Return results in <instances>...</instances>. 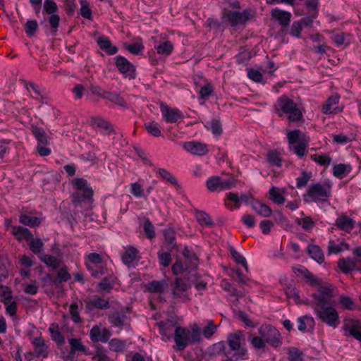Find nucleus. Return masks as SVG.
Here are the masks:
<instances>
[{
  "instance_id": "obj_1",
  "label": "nucleus",
  "mask_w": 361,
  "mask_h": 361,
  "mask_svg": "<svg viewBox=\"0 0 361 361\" xmlns=\"http://www.w3.org/2000/svg\"><path fill=\"white\" fill-rule=\"evenodd\" d=\"M335 296V287L332 284L322 285L312 294V305L317 318L333 328L340 324L338 313L334 307Z\"/></svg>"
},
{
  "instance_id": "obj_2",
  "label": "nucleus",
  "mask_w": 361,
  "mask_h": 361,
  "mask_svg": "<svg viewBox=\"0 0 361 361\" xmlns=\"http://www.w3.org/2000/svg\"><path fill=\"white\" fill-rule=\"evenodd\" d=\"M174 341L178 351L185 350L188 345L201 340L200 329L193 328L189 330L180 326H177L174 330Z\"/></svg>"
},
{
  "instance_id": "obj_3",
  "label": "nucleus",
  "mask_w": 361,
  "mask_h": 361,
  "mask_svg": "<svg viewBox=\"0 0 361 361\" xmlns=\"http://www.w3.org/2000/svg\"><path fill=\"white\" fill-rule=\"evenodd\" d=\"M275 108L279 116H282V114L287 115L290 122L298 121L302 117V111L296 103L286 95H283L277 99Z\"/></svg>"
},
{
  "instance_id": "obj_4",
  "label": "nucleus",
  "mask_w": 361,
  "mask_h": 361,
  "mask_svg": "<svg viewBox=\"0 0 361 361\" xmlns=\"http://www.w3.org/2000/svg\"><path fill=\"white\" fill-rule=\"evenodd\" d=\"M331 196V186L328 183H316L309 186L304 195V200L307 202H315L323 203L328 202Z\"/></svg>"
},
{
  "instance_id": "obj_5",
  "label": "nucleus",
  "mask_w": 361,
  "mask_h": 361,
  "mask_svg": "<svg viewBox=\"0 0 361 361\" xmlns=\"http://www.w3.org/2000/svg\"><path fill=\"white\" fill-rule=\"evenodd\" d=\"M245 341V334L242 331L238 330L233 333H231L227 336V343L228 345L231 353L233 351V355L244 357L247 350L243 343Z\"/></svg>"
},
{
  "instance_id": "obj_6",
  "label": "nucleus",
  "mask_w": 361,
  "mask_h": 361,
  "mask_svg": "<svg viewBox=\"0 0 361 361\" xmlns=\"http://www.w3.org/2000/svg\"><path fill=\"white\" fill-rule=\"evenodd\" d=\"M259 334L264 339L266 343L274 348L282 345V337L280 332L272 325L263 324L258 329Z\"/></svg>"
},
{
  "instance_id": "obj_7",
  "label": "nucleus",
  "mask_w": 361,
  "mask_h": 361,
  "mask_svg": "<svg viewBox=\"0 0 361 361\" xmlns=\"http://www.w3.org/2000/svg\"><path fill=\"white\" fill-rule=\"evenodd\" d=\"M58 6L54 0H44L43 3V14L49 15V23L51 27V33L55 35L60 24V16L57 14Z\"/></svg>"
},
{
  "instance_id": "obj_8",
  "label": "nucleus",
  "mask_w": 361,
  "mask_h": 361,
  "mask_svg": "<svg viewBox=\"0 0 361 361\" xmlns=\"http://www.w3.org/2000/svg\"><path fill=\"white\" fill-rule=\"evenodd\" d=\"M235 181L232 178L223 179L219 176H212L207 180V187L211 192L225 190L235 185Z\"/></svg>"
},
{
  "instance_id": "obj_9",
  "label": "nucleus",
  "mask_w": 361,
  "mask_h": 361,
  "mask_svg": "<svg viewBox=\"0 0 361 361\" xmlns=\"http://www.w3.org/2000/svg\"><path fill=\"white\" fill-rule=\"evenodd\" d=\"M115 64L116 68L123 74L125 77L129 79H134L136 77L135 66L128 59L122 56H117L115 58Z\"/></svg>"
},
{
  "instance_id": "obj_10",
  "label": "nucleus",
  "mask_w": 361,
  "mask_h": 361,
  "mask_svg": "<svg viewBox=\"0 0 361 361\" xmlns=\"http://www.w3.org/2000/svg\"><path fill=\"white\" fill-rule=\"evenodd\" d=\"M160 109L163 118L166 123H176L183 117L182 112L179 109L171 108L166 104L161 103Z\"/></svg>"
},
{
  "instance_id": "obj_11",
  "label": "nucleus",
  "mask_w": 361,
  "mask_h": 361,
  "mask_svg": "<svg viewBox=\"0 0 361 361\" xmlns=\"http://www.w3.org/2000/svg\"><path fill=\"white\" fill-rule=\"evenodd\" d=\"M111 336V332L106 328L95 325L90 331V337L94 343H106Z\"/></svg>"
},
{
  "instance_id": "obj_12",
  "label": "nucleus",
  "mask_w": 361,
  "mask_h": 361,
  "mask_svg": "<svg viewBox=\"0 0 361 361\" xmlns=\"http://www.w3.org/2000/svg\"><path fill=\"white\" fill-rule=\"evenodd\" d=\"M127 310L123 308L118 309L108 314V320L113 326L122 328L127 322Z\"/></svg>"
},
{
  "instance_id": "obj_13",
  "label": "nucleus",
  "mask_w": 361,
  "mask_h": 361,
  "mask_svg": "<svg viewBox=\"0 0 361 361\" xmlns=\"http://www.w3.org/2000/svg\"><path fill=\"white\" fill-rule=\"evenodd\" d=\"M175 286L172 290V294L176 299H179L182 302H186L189 300L187 290L189 286L180 278H176L174 283Z\"/></svg>"
},
{
  "instance_id": "obj_14",
  "label": "nucleus",
  "mask_w": 361,
  "mask_h": 361,
  "mask_svg": "<svg viewBox=\"0 0 361 361\" xmlns=\"http://www.w3.org/2000/svg\"><path fill=\"white\" fill-rule=\"evenodd\" d=\"M225 16L231 25L234 27L246 22L249 18L250 13L247 10L243 12L227 11L225 12Z\"/></svg>"
},
{
  "instance_id": "obj_15",
  "label": "nucleus",
  "mask_w": 361,
  "mask_h": 361,
  "mask_svg": "<svg viewBox=\"0 0 361 361\" xmlns=\"http://www.w3.org/2000/svg\"><path fill=\"white\" fill-rule=\"evenodd\" d=\"M32 344L36 357L46 358L48 357L49 353V346L41 336L35 338L32 341Z\"/></svg>"
},
{
  "instance_id": "obj_16",
  "label": "nucleus",
  "mask_w": 361,
  "mask_h": 361,
  "mask_svg": "<svg viewBox=\"0 0 361 361\" xmlns=\"http://www.w3.org/2000/svg\"><path fill=\"white\" fill-rule=\"evenodd\" d=\"M183 148L187 152L197 156H204L208 152L207 145L200 142H186L183 144Z\"/></svg>"
},
{
  "instance_id": "obj_17",
  "label": "nucleus",
  "mask_w": 361,
  "mask_h": 361,
  "mask_svg": "<svg viewBox=\"0 0 361 361\" xmlns=\"http://www.w3.org/2000/svg\"><path fill=\"white\" fill-rule=\"evenodd\" d=\"M221 287L226 291L229 292L230 300L233 305H236L238 304L239 298L244 296L242 291L238 290L229 281L226 279H223L221 281Z\"/></svg>"
},
{
  "instance_id": "obj_18",
  "label": "nucleus",
  "mask_w": 361,
  "mask_h": 361,
  "mask_svg": "<svg viewBox=\"0 0 361 361\" xmlns=\"http://www.w3.org/2000/svg\"><path fill=\"white\" fill-rule=\"evenodd\" d=\"M86 309L92 311L94 308L99 310H107L110 307L109 300L98 295H94L86 302Z\"/></svg>"
},
{
  "instance_id": "obj_19",
  "label": "nucleus",
  "mask_w": 361,
  "mask_h": 361,
  "mask_svg": "<svg viewBox=\"0 0 361 361\" xmlns=\"http://www.w3.org/2000/svg\"><path fill=\"white\" fill-rule=\"evenodd\" d=\"M177 326L179 325L176 322L170 320L161 322L159 324L160 334L164 341H169L173 335L174 336V330Z\"/></svg>"
},
{
  "instance_id": "obj_20",
  "label": "nucleus",
  "mask_w": 361,
  "mask_h": 361,
  "mask_svg": "<svg viewBox=\"0 0 361 361\" xmlns=\"http://www.w3.org/2000/svg\"><path fill=\"white\" fill-rule=\"evenodd\" d=\"M271 16L276 20L282 27H286L290 24L291 13L276 8L271 10Z\"/></svg>"
},
{
  "instance_id": "obj_21",
  "label": "nucleus",
  "mask_w": 361,
  "mask_h": 361,
  "mask_svg": "<svg viewBox=\"0 0 361 361\" xmlns=\"http://www.w3.org/2000/svg\"><path fill=\"white\" fill-rule=\"evenodd\" d=\"M169 284L166 280L152 281L147 285V290L151 293L159 294V295L167 292Z\"/></svg>"
},
{
  "instance_id": "obj_22",
  "label": "nucleus",
  "mask_w": 361,
  "mask_h": 361,
  "mask_svg": "<svg viewBox=\"0 0 361 361\" xmlns=\"http://www.w3.org/2000/svg\"><path fill=\"white\" fill-rule=\"evenodd\" d=\"M343 329L356 340L361 341V324L357 320H349L344 324Z\"/></svg>"
},
{
  "instance_id": "obj_23",
  "label": "nucleus",
  "mask_w": 361,
  "mask_h": 361,
  "mask_svg": "<svg viewBox=\"0 0 361 361\" xmlns=\"http://www.w3.org/2000/svg\"><path fill=\"white\" fill-rule=\"evenodd\" d=\"M97 42L99 48L109 55H114L118 52V48L111 44L107 37L101 36L97 39Z\"/></svg>"
},
{
  "instance_id": "obj_24",
  "label": "nucleus",
  "mask_w": 361,
  "mask_h": 361,
  "mask_svg": "<svg viewBox=\"0 0 361 361\" xmlns=\"http://www.w3.org/2000/svg\"><path fill=\"white\" fill-rule=\"evenodd\" d=\"M11 233L19 241L22 240H30L33 237L31 231L27 228L20 226H11Z\"/></svg>"
},
{
  "instance_id": "obj_25",
  "label": "nucleus",
  "mask_w": 361,
  "mask_h": 361,
  "mask_svg": "<svg viewBox=\"0 0 361 361\" xmlns=\"http://www.w3.org/2000/svg\"><path fill=\"white\" fill-rule=\"evenodd\" d=\"M281 284L283 286L286 296L289 298H293L296 303H300V299L298 295V291L295 287L293 282L286 279L284 281H281Z\"/></svg>"
},
{
  "instance_id": "obj_26",
  "label": "nucleus",
  "mask_w": 361,
  "mask_h": 361,
  "mask_svg": "<svg viewBox=\"0 0 361 361\" xmlns=\"http://www.w3.org/2000/svg\"><path fill=\"white\" fill-rule=\"evenodd\" d=\"M138 252V250L133 246L130 245L126 247L125 252L121 256L123 262L128 267L132 266L133 262L137 258Z\"/></svg>"
},
{
  "instance_id": "obj_27",
  "label": "nucleus",
  "mask_w": 361,
  "mask_h": 361,
  "mask_svg": "<svg viewBox=\"0 0 361 361\" xmlns=\"http://www.w3.org/2000/svg\"><path fill=\"white\" fill-rule=\"evenodd\" d=\"M339 102V97L334 95L330 97L322 106V112L325 114H338L340 111L336 106Z\"/></svg>"
},
{
  "instance_id": "obj_28",
  "label": "nucleus",
  "mask_w": 361,
  "mask_h": 361,
  "mask_svg": "<svg viewBox=\"0 0 361 361\" xmlns=\"http://www.w3.org/2000/svg\"><path fill=\"white\" fill-rule=\"evenodd\" d=\"M251 207L254 211L263 217H269L272 214L271 209L260 201L252 200Z\"/></svg>"
},
{
  "instance_id": "obj_29",
  "label": "nucleus",
  "mask_w": 361,
  "mask_h": 361,
  "mask_svg": "<svg viewBox=\"0 0 361 361\" xmlns=\"http://www.w3.org/2000/svg\"><path fill=\"white\" fill-rule=\"evenodd\" d=\"M336 226L346 232L352 231L355 226V221L345 215H341L336 221Z\"/></svg>"
},
{
  "instance_id": "obj_30",
  "label": "nucleus",
  "mask_w": 361,
  "mask_h": 361,
  "mask_svg": "<svg viewBox=\"0 0 361 361\" xmlns=\"http://www.w3.org/2000/svg\"><path fill=\"white\" fill-rule=\"evenodd\" d=\"M93 192L92 189H87L86 191L77 190L73 195V204L77 205L85 200H92Z\"/></svg>"
},
{
  "instance_id": "obj_31",
  "label": "nucleus",
  "mask_w": 361,
  "mask_h": 361,
  "mask_svg": "<svg viewBox=\"0 0 361 361\" xmlns=\"http://www.w3.org/2000/svg\"><path fill=\"white\" fill-rule=\"evenodd\" d=\"M309 255L318 263L322 264L324 262V255L318 245H309L307 248Z\"/></svg>"
},
{
  "instance_id": "obj_32",
  "label": "nucleus",
  "mask_w": 361,
  "mask_h": 361,
  "mask_svg": "<svg viewBox=\"0 0 361 361\" xmlns=\"http://www.w3.org/2000/svg\"><path fill=\"white\" fill-rule=\"evenodd\" d=\"M297 322L298 323V329L299 331L302 332L307 331V328L313 329V327L314 326V320L313 317L307 315L299 317Z\"/></svg>"
},
{
  "instance_id": "obj_33",
  "label": "nucleus",
  "mask_w": 361,
  "mask_h": 361,
  "mask_svg": "<svg viewBox=\"0 0 361 361\" xmlns=\"http://www.w3.org/2000/svg\"><path fill=\"white\" fill-rule=\"evenodd\" d=\"M31 131L38 142L37 145H47L48 136L42 128L32 126Z\"/></svg>"
},
{
  "instance_id": "obj_34",
  "label": "nucleus",
  "mask_w": 361,
  "mask_h": 361,
  "mask_svg": "<svg viewBox=\"0 0 361 361\" xmlns=\"http://www.w3.org/2000/svg\"><path fill=\"white\" fill-rule=\"evenodd\" d=\"M102 97L122 107H126V100L119 94L110 92H104Z\"/></svg>"
},
{
  "instance_id": "obj_35",
  "label": "nucleus",
  "mask_w": 361,
  "mask_h": 361,
  "mask_svg": "<svg viewBox=\"0 0 361 361\" xmlns=\"http://www.w3.org/2000/svg\"><path fill=\"white\" fill-rule=\"evenodd\" d=\"M352 170L350 164H339L333 168V174L335 177L340 179L343 178L346 174L349 173Z\"/></svg>"
},
{
  "instance_id": "obj_36",
  "label": "nucleus",
  "mask_w": 361,
  "mask_h": 361,
  "mask_svg": "<svg viewBox=\"0 0 361 361\" xmlns=\"http://www.w3.org/2000/svg\"><path fill=\"white\" fill-rule=\"evenodd\" d=\"M195 218L202 226H211L214 225V221L210 216L203 211H196Z\"/></svg>"
},
{
  "instance_id": "obj_37",
  "label": "nucleus",
  "mask_w": 361,
  "mask_h": 361,
  "mask_svg": "<svg viewBox=\"0 0 361 361\" xmlns=\"http://www.w3.org/2000/svg\"><path fill=\"white\" fill-rule=\"evenodd\" d=\"M19 222L25 226H28L32 228L37 227L41 224V221L39 218L30 216L27 214L20 215Z\"/></svg>"
},
{
  "instance_id": "obj_38",
  "label": "nucleus",
  "mask_w": 361,
  "mask_h": 361,
  "mask_svg": "<svg viewBox=\"0 0 361 361\" xmlns=\"http://www.w3.org/2000/svg\"><path fill=\"white\" fill-rule=\"evenodd\" d=\"M353 264L351 257L342 258L338 261V267L344 274L355 270Z\"/></svg>"
},
{
  "instance_id": "obj_39",
  "label": "nucleus",
  "mask_w": 361,
  "mask_h": 361,
  "mask_svg": "<svg viewBox=\"0 0 361 361\" xmlns=\"http://www.w3.org/2000/svg\"><path fill=\"white\" fill-rule=\"evenodd\" d=\"M301 274L303 275L304 278L306 279L307 282L312 286H318L317 288L322 286L318 279L311 272H310L307 269L302 267L301 269L299 270ZM326 284H329L326 283ZM322 285H325V283H322Z\"/></svg>"
},
{
  "instance_id": "obj_40",
  "label": "nucleus",
  "mask_w": 361,
  "mask_h": 361,
  "mask_svg": "<svg viewBox=\"0 0 361 361\" xmlns=\"http://www.w3.org/2000/svg\"><path fill=\"white\" fill-rule=\"evenodd\" d=\"M49 330L50 331L51 338L56 342L58 345H62L65 343V338L60 332L57 324H52Z\"/></svg>"
},
{
  "instance_id": "obj_41",
  "label": "nucleus",
  "mask_w": 361,
  "mask_h": 361,
  "mask_svg": "<svg viewBox=\"0 0 361 361\" xmlns=\"http://www.w3.org/2000/svg\"><path fill=\"white\" fill-rule=\"evenodd\" d=\"M109 349L114 352L123 353L126 349V342L118 338H113L109 343Z\"/></svg>"
},
{
  "instance_id": "obj_42",
  "label": "nucleus",
  "mask_w": 361,
  "mask_h": 361,
  "mask_svg": "<svg viewBox=\"0 0 361 361\" xmlns=\"http://www.w3.org/2000/svg\"><path fill=\"white\" fill-rule=\"evenodd\" d=\"M159 54L169 56L173 49V45L170 41H164L155 47Z\"/></svg>"
},
{
  "instance_id": "obj_43",
  "label": "nucleus",
  "mask_w": 361,
  "mask_h": 361,
  "mask_svg": "<svg viewBox=\"0 0 361 361\" xmlns=\"http://www.w3.org/2000/svg\"><path fill=\"white\" fill-rule=\"evenodd\" d=\"M92 122L97 127L105 130L107 134H111L114 132L113 126L108 121H106L102 118H95L92 120Z\"/></svg>"
},
{
  "instance_id": "obj_44",
  "label": "nucleus",
  "mask_w": 361,
  "mask_h": 361,
  "mask_svg": "<svg viewBox=\"0 0 361 361\" xmlns=\"http://www.w3.org/2000/svg\"><path fill=\"white\" fill-rule=\"evenodd\" d=\"M311 159L320 166L328 167L331 163V158L325 154H313L311 156Z\"/></svg>"
},
{
  "instance_id": "obj_45",
  "label": "nucleus",
  "mask_w": 361,
  "mask_h": 361,
  "mask_svg": "<svg viewBox=\"0 0 361 361\" xmlns=\"http://www.w3.org/2000/svg\"><path fill=\"white\" fill-rule=\"evenodd\" d=\"M295 223L300 226L306 231H310L314 226V222L310 216L297 218Z\"/></svg>"
},
{
  "instance_id": "obj_46",
  "label": "nucleus",
  "mask_w": 361,
  "mask_h": 361,
  "mask_svg": "<svg viewBox=\"0 0 361 361\" xmlns=\"http://www.w3.org/2000/svg\"><path fill=\"white\" fill-rule=\"evenodd\" d=\"M269 194L270 200H271L274 203L282 204L285 202V197L281 193H280L278 188L273 186L269 190Z\"/></svg>"
},
{
  "instance_id": "obj_47",
  "label": "nucleus",
  "mask_w": 361,
  "mask_h": 361,
  "mask_svg": "<svg viewBox=\"0 0 361 361\" xmlns=\"http://www.w3.org/2000/svg\"><path fill=\"white\" fill-rule=\"evenodd\" d=\"M71 274L68 273L66 267H61L57 272L56 276L53 279L54 283L66 282L71 279Z\"/></svg>"
},
{
  "instance_id": "obj_48",
  "label": "nucleus",
  "mask_w": 361,
  "mask_h": 361,
  "mask_svg": "<svg viewBox=\"0 0 361 361\" xmlns=\"http://www.w3.org/2000/svg\"><path fill=\"white\" fill-rule=\"evenodd\" d=\"M41 260L49 267H51L54 270L59 268V260L53 255H43L41 256Z\"/></svg>"
},
{
  "instance_id": "obj_49",
  "label": "nucleus",
  "mask_w": 361,
  "mask_h": 361,
  "mask_svg": "<svg viewBox=\"0 0 361 361\" xmlns=\"http://www.w3.org/2000/svg\"><path fill=\"white\" fill-rule=\"evenodd\" d=\"M145 127L147 132L152 135L154 137H160L161 135V131L157 123L154 121L145 123Z\"/></svg>"
},
{
  "instance_id": "obj_50",
  "label": "nucleus",
  "mask_w": 361,
  "mask_h": 361,
  "mask_svg": "<svg viewBox=\"0 0 361 361\" xmlns=\"http://www.w3.org/2000/svg\"><path fill=\"white\" fill-rule=\"evenodd\" d=\"M289 361H302L303 353L298 348L290 347L288 348Z\"/></svg>"
},
{
  "instance_id": "obj_51",
  "label": "nucleus",
  "mask_w": 361,
  "mask_h": 361,
  "mask_svg": "<svg viewBox=\"0 0 361 361\" xmlns=\"http://www.w3.org/2000/svg\"><path fill=\"white\" fill-rule=\"evenodd\" d=\"M126 49L131 54L137 55L144 49V46L141 39L126 46Z\"/></svg>"
},
{
  "instance_id": "obj_52",
  "label": "nucleus",
  "mask_w": 361,
  "mask_h": 361,
  "mask_svg": "<svg viewBox=\"0 0 361 361\" xmlns=\"http://www.w3.org/2000/svg\"><path fill=\"white\" fill-rule=\"evenodd\" d=\"M158 173L163 178V180L170 183L171 185H176L178 184L176 179L167 170L164 169H159Z\"/></svg>"
},
{
  "instance_id": "obj_53",
  "label": "nucleus",
  "mask_w": 361,
  "mask_h": 361,
  "mask_svg": "<svg viewBox=\"0 0 361 361\" xmlns=\"http://www.w3.org/2000/svg\"><path fill=\"white\" fill-rule=\"evenodd\" d=\"M164 235L165 242L169 245L171 248L174 247L176 246L175 243V231L173 228H167L164 230Z\"/></svg>"
},
{
  "instance_id": "obj_54",
  "label": "nucleus",
  "mask_w": 361,
  "mask_h": 361,
  "mask_svg": "<svg viewBox=\"0 0 361 361\" xmlns=\"http://www.w3.org/2000/svg\"><path fill=\"white\" fill-rule=\"evenodd\" d=\"M212 353L214 355H226L227 352H231V350H228L226 343L224 341H221L214 344L212 347Z\"/></svg>"
},
{
  "instance_id": "obj_55",
  "label": "nucleus",
  "mask_w": 361,
  "mask_h": 361,
  "mask_svg": "<svg viewBox=\"0 0 361 361\" xmlns=\"http://www.w3.org/2000/svg\"><path fill=\"white\" fill-rule=\"evenodd\" d=\"M267 160L268 161L276 166L280 167L281 166V159L280 157L279 154L275 151H270L267 154Z\"/></svg>"
},
{
  "instance_id": "obj_56",
  "label": "nucleus",
  "mask_w": 361,
  "mask_h": 361,
  "mask_svg": "<svg viewBox=\"0 0 361 361\" xmlns=\"http://www.w3.org/2000/svg\"><path fill=\"white\" fill-rule=\"evenodd\" d=\"M72 183L77 190L86 191L87 189H92L88 185L87 180L82 178L74 179Z\"/></svg>"
},
{
  "instance_id": "obj_57",
  "label": "nucleus",
  "mask_w": 361,
  "mask_h": 361,
  "mask_svg": "<svg viewBox=\"0 0 361 361\" xmlns=\"http://www.w3.org/2000/svg\"><path fill=\"white\" fill-rule=\"evenodd\" d=\"M231 254L233 258L238 264H242L247 272L249 271V268L247 264V261L245 258L242 256L238 252H237L234 248L231 249Z\"/></svg>"
},
{
  "instance_id": "obj_58",
  "label": "nucleus",
  "mask_w": 361,
  "mask_h": 361,
  "mask_svg": "<svg viewBox=\"0 0 361 361\" xmlns=\"http://www.w3.org/2000/svg\"><path fill=\"white\" fill-rule=\"evenodd\" d=\"M249 341H250L252 345L256 349H262L266 346L264 339L261 336H255L250 335L249 337Z\"/></svg>"
},
{
  "instance_id": "obj_59",
  "label": "nucleus",
  "mask_w": 361,
  "mask_h": 361,
  "mask_svg": "<svg viewBox=\"0 0 361 361\" xmlns=\"http://www.w3.org/2000/svg\"><path fill=\"white\" fill-rule=\"evenodd\" d=\"M69 343L71 345V353H75L77 351L84 352L85 350V346L79 338H71L69 340Z\"/></svg>"
},
{
  "instance_id": "obj_60",
  "label": "nucleus",
  "mask_w": 361,
  "mask_h": 361,
  "mask_svg": "<svg viewBox=\"0 0 361 361\" xmlns=\"http://www.w3.org/2000/svg\"><path fill=\"white\" fill-rule=\"evenodd\" d=\"M311 178V173L303 171L301 176L296 178V187L301 188L305 186Z\"/></svg>"
},
{
  "instance_id": "obj_61",
  "label": "nucleus",
  "mask_w": 361,
  "mask_h": 361,
  "mask_svg": "<svg viewBox=\"0 0 361 361\" xmlns=\"http://www.w3.org/2000/svg\"><path fill=\"white\" fill-rule=\"evenodd\" d=\"M183 255L186 261H188L190 263V267H196L198 259L195 253L189 250L188 248H185Z\"/></svg>"
},
{
  "instance_id": "obj_62",
  "label": "nucleus",
  "mask_w": 361,
  "mask_h": 361,
  "mask_svg": "<svg viewBox=\"0 0 361 361\" xmlns=\"http://www.w3.org/2000/svg\"><path fill=\"white\" fill-rule=\"evenodd\" d=\"M290 149L299 158H302L307 152V145L304 142H300L297 145L290 147Z\"/></svg>"
},
{
  "instance_id": "obj_63",
  "label": "nucleus",
  "mask_w": 361,
  "mask_h": 361,
  "mask_svg": "<svg viewBox=\"0 0 361 361\" xmlns=\"http://www.w3.org/2000/svg\"><path fill=\"white\" fill-rule=\"evenodd\" d=\"M340 304L343 308L349 310H353L356 308L353 300L346 295H341L340 297Z\"/></svg>"
},
{
  "instance_id": "obj_64",
  "label": "nucleus",
  "mask_w": 361,
  "mask_h": 361,
  "mask_svg": "<svg viewBox=\"0 0 361 361\" xmlns=\"http://www.w3.org/2000/svg\"><path fill=\"white\" fill-rule=\"evenodd\" d=\"M353 254L357 256L356 258H352L353 267L355 270L360 271L361 270V247H356L353 250Z\"/></svg>"
}]
</instances>
